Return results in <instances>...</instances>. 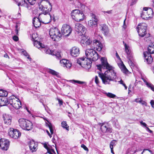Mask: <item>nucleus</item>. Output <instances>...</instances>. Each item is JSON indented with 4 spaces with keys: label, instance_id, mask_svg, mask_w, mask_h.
Wrapping results in <instances>:
<instances>
[{
    "label": "nucleus",
    "instance_id": "1",
    "mask_svg": "<svg viewBox=\"0 0 154 154\" xmlns=\"http://www.w3.org/2000/svg\"><path fill=\"white\" fill-rule=\"evenodd\" d=\"M100 60L101 63L97 65V69L101 72L102 71V69H106L107 70L104 73L99 72L98 73L99 76L103 84H109L111 81H114L116 79V73L113 67L108 63L106 58L102 57Z\"/></svg>",
    "mask_w": 154,
    "mask_h": 154
},
{
    "label": "nucleus",
    "instance_id": "2",
    "mask_svg": "<svg viewBox=\"0 0 154 154\" xmlns=\"http://www.w3.org/2000/svg\"><path fill=\"white\" fill-rule=\"evenodd\" d=\"M93 48L88 49L85 50V54L87 60L89 62V60L91 62L93 61H96L99 58V55Z\"/></svg>",
    "mask_w": 154,
    "mask_h": 154
},
{
    "label": "nucleus",
    "instance_id": "3",
    "mask_svg": "<svg viewBox=\"0 0 154 154\" xmlns=\"http://www.w3.org/2000/svg\"><path fill=\"white\" fill-rule=\"evenodd\" d=\"M38 8L45 15L48 14L52 9L51 4L48 2L42 1L38 4Z\"/></svg>",
    "mask_w": 154,
    "mask_h": 154
},
{
    "label": "nucleus",
    "instance_id": "4",
    "mask_svg": "<svg viewBox=\"0 0 154 154\" xmlns=\"http://www.w3.org/2000/svg\"><path fill=\"white\" fill-rule=\"evenodd\" d=\"M51 38L55 41H58L61 39L62 34L56 27L51 28L49 31Z\"/></svg>",
    "mask_w": 154,
    "mask_h": 154
},
{
    "label": "nucleus",
    "instance_id": "5",
    "mask_svg": "<svg viewBox=\"0 0 154 154\" xmlns=\"http://www.w3.org/2000/svg\"><path fill=\"white\" fill-rule=\"evenodd\" d=\"M18 122L19 125L23 130L29 131L33 128L32 123L28 120L21 118L19 120Z\"/></svg>",
    "mask_w": 154,
    "mask_h": 154
},
{
    "label": "nucleus",
    "instance_id": "6",
    "mask_svg": "<svg viewBox=\"0 0 154 154\" xmlns=\"http://www.w3.org/2000/svg\"><path fill=\"white\" fill-rule=\"evenodd\" d=\"M153 14V11L151 8L144 7L143 9L141 17L144 20H149L152 17Z\"/></svg>",
    "mask_w": 154,
    "mask_h": 154
},
{
    "label": "nucleus",
    "instance_id": "7",
    "mask_svg": "<svg viewBox=\"0 0 154 154\" xmlns=\"http://www.w3.org/2000/svg\"><path fill=\"white\" fill-rule=\"evenodd\" d=\"M85 59L84 57L79 58L77 60V63L83 68L88 70L91 67L92 62L90 60L88 62L87 60L85 61Z\"/></svg>",
    "mask_w": 154,
    "mask_h": 154
},
{
    "label": "nucleus",
    "instance_id": "8",
    "mask_svg": "<svg viewBox=\"0 0 154 154\" xmlns=\"http://www.w3.org/2000/svg\"><path fill=\"white\" fill-rule=\"evenodd\" d=\"M9 103L16 109H18L21 107V103L19 99L14 98L13 97L9 98Z\"/></svg>",
    "mask_w": 154,
    "mask_h": 154
},
{
    "label": "nucleus",
    "instance_id": "9",
    "mask_svg": "<svg viewBox=\"0 0 154 154\" xmlns=\"http://www.w3.org/2000/svg\"><path fill=\"white\" fill-rule=\"evenodd\" d=\"M147 25L145 23H140L138 25L137 29L139 35L143 37L146 34Z\"/></svg>",
    "mask_w": 154,
    "mask_h": 154
},
{
    "label": "nucleus",
    "instance_id": "10",
    "mask_svg": "<svg viewBox=\"0 0 154 154\" xmlns=\"http://www.w3.org/2000/svg\"><path fill=\"white\" fill-rule=\"evenodd\" d=\"M8 134L10 137L15 139L18 138L21 135V134L19 131L12 128L9 129Z\"/></svg>",
    "mask_w": 154,
    "mask_h": 154
},
{
    "label": "nucleus",
    "instance_id": "11",
    "mask_svg": "<svg viewBox=\"0 0 154 154\" xmlns=\"http://www.w3.org/2000/svg\"><path fill=\"white\" fill-rule=\"evenodd\" d=\"M124 45L125 47V51L127 54V58L129 60V62L131 63V65H132L133 60V53L129 46L127 45L126 43H124Z\"/></svg>",
    "mask_w": 154,
    "mask_h": 154
},
{
    "label": "nucleus",
    "instance_id": "12",
    "mask_svg": "<svg viewBox=\"0 0 154 154\" xmlns=\"http://www.w3.org/2000/svg\"><path fill=\"white\" fill-rule=\"evenodd\" d=\"M75 30L78 32L80 35H84L85 33L86 29L85 27L81 24L77 23L75 26Z\"/></svg>",
    "mask_w": 154,
    "mask_h": 154
},
{
    "label": "nucleus",
    "instance_id": "13",
    "mask_svg": "<svg viewBox=\"0 0 154 154\" xmlns=\"http://www.w3.org/2000/svg\"><path fill=\"white\" fill-rule=\"evenodd\" d=\"M72 29L70 26L66 24L63 25L61 29V32L63 35L68 36L71 33Z\"/></svg>",
    "mask_w": 154,
    "mask_h": 154
},
{
    "label": "nucleus",
    "instance_id": "14",
    "mask_svg": "<svg viewBox=\"0 0 154 154\" xmlns=\"http://www.w3.org/2000/svg\"><path fill=\"white\" fill-rule=\"evenodd\" d=\"M10 143L8 140L1 139L0 140V147L4 150H7L9 148Z\"/></svg>",
    "mask_w": 154,
    "mask_h": 154
},
{
    "label": "nucleus",
    "instance_id": "15",
    "mask_svg": "<svg viewBox=\"0 0 154 154\" xmlns=\"http://www.w3.org/2000/svg\"><path fill=\"white\" fill-rule=\"evenodd\" d=\"M93 43V41H92L90 39L86 38L85 37H83L81 41V44L83 47L90 45L91 47L92 48L93 46L92 44Z\"/></svg>",
    "mask_w": 154,
    "mask_h": 154
},
{
    "label": "nucleus",
    "instance_id": "16",
    "mask_svg": "<svg viewBox=\"0 0 154 154\" xmlns=\"http://www.w3.org/2000/svg\"><path fill=\"white\" fill-rule=\"evenodd\" d=\"M17 5L24 7L27 8L29 10L32 9V7L29 5L25 1V0H14Z\"/></svg>",
    "mask_w": 154,
    "mask_h": 154
},
{
    "label": "nucleus",
    "instance_id": "17",
    "mask_svg": "<svg viewBox=\"0 0 154 154\" xmlns=\"http://www.w3.org/2000/svg\"><path fill=\"white\" fill-rule=\"evenodd\" d=\"M92 45L93 46H92V48L95 49L98 51H100L103 47L102 44L97 40H94L93 43Z\"/></svg>",
    "mask_w": 154,
    "mask_h": 154
},
{
    "label": "nucleus",
    "instance_id": "18",
    "mask_svg": "<svg viewBox=\"0 0 154 154\" xmlns=\"http://www.w3.org/2000/svg\"><path fill=\"white\" fill-rule=\"evenodd\" d=\"M29 146L30 151L32 152H35L37 149L38 144L33 140H30L29 142Z\"/></svg>",
    "mask_w": 154,
    "mask_h": 154
},
{
    "label": "nucleus",
    "instance_id": "19",
    "mask_svg": "<svg viewBox=\"0 0 154 154\" xmlns=\"http://www.w3.org/2000/svg\"><path fill=\"white\" fill-rule=\"evenodd\" d=\"M79 48L76 47H72L70 50V53L72 56L73 57H77L80 54Z\"/></svg>",
    "mask_w": 154,
    "mask_h": 154
},
{
    "label": "nucleus",
    "instance_id": "20",
    "mask_svg": "<svg viewBox=\"0 0 154 154\" xmlns=\"http://www.w3.org/2000/svg\"><path fill=\"white\" fill-rule=\"evenodd\" d=\"M143 55L146 60L145 61L148 64L151 63L153 61V58L150 54L148 53L147 52H144Z\"/></svg>",
    "mask_w": 154,
    "mask_h": 154
},
{
    "label": "nucleus",
    "instance_id": "21",
    "mask_svg": "<svg viewBox=\"0 0 154 154\" xmlns=\"http://www.w3.org/2000/svg\"><path fill=\"white\" fill-rule=\"evenodd\" d=\"M3 118L5 124L10 125L11 122L12 117L8 115L5 114L3 115Z\"/></svg>",
    "mask_w": 154,
    "mask_h": 154
},
{
    "label": "nucleus",
    "instance_id": "22",
    "mask_svg": "<svg viewBox=\"0 0 154 154\" xmlns=\"http://www.w3.org/2000/svg\"><path fill=\"white\" fill-rule=\"evenodd\" d=\"M60 62L61 65L63 67L65 66L67 68H69L71 66L72 64L70 62L66 59H61Z\"/></svg>",
    "mask_w": 154,
    "mask_h": 154
},
{
    "label": "nucleus",
    "instance_id": "23",
    "mask_svg": "<svg viewBox=\"0 0 154 154\" xmlns=\"http://www.w3.org/2000/svg\"><path fill=\"white\" fill-rule=\"evenodd\" d=\"M9 104V101L6 97H0V106H6Z\"/></svg>",
    "mask_w": 154,
    "mask_h": 154
},
{
    "label": "nucleus",
    "instance_id": "24",
    "mask_svg": "<svg viewBox=\"0 0 154 154\" xmlns=\"http://www.w3.org/2000/svg\"><path fill=\"white\" fill-rule=\"evenodd\" d=\"M100 129L102 132L104 133L107 132L111 133L112 131V130L111 128L106 127L103 124H102L101 125Z\"/></svg>",
    "mask_w": 154,
    "mask_h": 154
},
{
    "label": "nucleus",
    "instance_id": "25",
    "mask_svg": "<svg viewBox=\"0 0 154 154\" xmlns=\"http://www.w3.org/2000/svg\"><path fill=\"white\" fill-rule=\"evenodd\" d=\"M85 17V16L83 12L81 11L79 14L76 16L75 17V18H74L73 19L76 21H81L84 19Z\"/></svg>",
    "mask_w": 154,
    "mask_h": 154
},
{
    "label": "nucleus",
    "instance_id": "26",
    "mask_svg": "<svg viewBox=\"0 0 154 154\" xmlns=\"http://www.w3.org/2000/svg\"><path fill=\"white\" fill-rule=\"evenodd\" d=\"M33 24L35 27L37 28L39 27L41 25V23L39 20V19L37 18L36 19L35 17H34L33 19Z\"/></svg>",
    "mask_w": 154,
    "mask_h": 154
},
{
    "label": "nucleus",
    "instance_id": "27",
    "mask_svg": "<svg viewBox=\"0 0 154 154\" xmlns=\"http://www.w3.org/2000/svg\"><path fill=\"white\" fill-rule=\"evenodd\" d=\"M142 79L143 80L145 85L147 87L150 88L153 91H154V86L151 83L148 82L146 79L142 77Z\"/></svg>",
    "mask_w": 154,
    "mask_h": 154
},
{
    "label": "nucleus",
    "instance_id": "28",
    "mask_svg": "<svg viewBox=\"0 0 154 154\" xmlns=\"http://www.w3.org/2000/svg\"><path fill=\"white\" fill-rule=\"evenodd\" d=\"M98 21V19L91 20L88 21V23L90 26L96 27L97 26Z\"/></svg>",
    "mask_w": 154,
    "mask_h": 154
},
{
    "label": "nucleus",
    "instance_id": "29",
    "mask_svg": "<svg viewBox=\"0 0 154 154\" xmlns=\"http://www.w3.org/2000/svg\"><path fill=\"white\" fill-rule=\"evenodd\" d=\"M34 42V45L38 49L41 48L40 50H42V48L44 46V45L41 43L40 42L37 40L35 41Z\"/></svg>",
    "mask_w": 154,
    "mask_h": 154
},
{
    "label": "nucleus",
    "instance_id": "30",
    "mask_svg": "<svg viewBox=\"0 0 154 154\" xmlns=\"http://www.w3.org/2000/svg\"><path fill=\"white\" fill-rule=\"evenodd\" d=\"M41 50L43 52L45 53L46 54L52 55H54V51H52L50 49L45 48L44 46Z\"/></svg>",
    "mask_w": 154,
    "mask_h": 154
},
{
    "label": "nucleus",
    "instance_id": "31",
    "mask_svg": "<svg viewBox=\"0 0 154 154\" xmlns=\"http://www.w3.org/2000/svg\"><path fill=\"white\" fill-rule=\"evenodd\" d=\"M146 52L150 54L154 53V43L149 45L147 48V51Z\"/></svg>",
    "mask_w": 154,
    "mask_h": 154
},
{
    "label": "nucleus",
    "instance_id": "32",
    "mask_svg": "<svg viewBox=\"0 0 154 154\" xmlns=\"http://www.w3.org/2000/svg\"><path fill=\"white\" fill-rule=\"evenodd\" d=\"M100 29L103 33L105 35L107 33L108 31V27L106 24H103L101 25Z\"/></svg>",
    "mask_w": 154,
    "mask_h": 154
},
{
    "label": "nucleus",
    "instance_id": "33",
    "mask_svg": "<svg viewBox=\"0 0 154 154\" xmlns=\"http://www.w3.org/2000/svg\"><path fill=\"white\" fill-rule=\"evenodd\" d=\"M81 11L79 9H75L72 11L71 14L72 17L73 19L75 18V17L77 15H78L80 13Z\"/></svg>",
    "mask_w": 154,
    "mask_h": 154
},
{
    "label": "nucleus",
    "instance_id": "34",
    "mask_svg": "<svg viewBox=\"0 0 154 154\" xmlns=\"http://www.w3.org/2000/svg\"><path fill=\"white\" fill-rule=\"evenodd\" d=\"M62 127L64 129H66V130L69 131V126L67 124L66 121H63L61 123Z\"/></svg>",
    "mask_w": 154,
    "mask_h": 154
},
{
    "label": "nucleus",
    "instance_id": "35",
    "mask_svg": "<svg viewBox=\"0 0 154 154\" xmlns=\"http://www.w3.org/2000/svg\"><path fill=\"white\" fill-rule=\"evenodd\" d=\"M8 95L7 91L2 89H0V97H6Z\"/></svg>",
    "mask_w": 154,
    "mask_h": 154
},
{
    "label": "nucleus",
    "instance_id": "36",
    "mask_svg": "<svg viewBox=\"0 0 154 154\" xmlns=\"http://www.w3.org/2000/svg\"><path fill=\"white\" fill-rule=\"evenodd\" d=\"M120 67L123 73H125V74H127L128 73V70L126 68V67L123 63L121 65V66H120Z\"/></svg>",
    "mask_w": 154,
    "mask_h": 154
},
{
    "label": "nucleus",
    "instance_id": "37",
    "mask_svg": "<svg viewBox=\"0 0 154 154\" xmlns=\"http://www.w3.org/2000/svg\"><path fill=\"white\" fill-rule=\"evenodd\" d=\"M69 82H71L73 83H77L80 84H82L85 83V82L80 81L78 80H70Z\"/></svg>",
    "mask_w": 154,
    "mask_h": 154
},
{
    "label": "nucleus",
    "instance_id": "38",
    "mask_svg": "<svg viewBox=\"0 0 154 154\" xmlns=\"http://www.w3.org/2000/svg\"><path fill=\"white\" fill-rule=\"evenodd\" d=\"M54 55L56 56V58L58 60L62 59V56L60 52L59 51L56 52Z\"/></svg>",
    "mask_w": 154,
    "mask_h": 154
},
{
    "label": "nucleus",
    "instance_id": "39",
    "mask_svg": "<svg viewBox=\"0 0 154 154\" xmlns=\"http://www.w3.org/2000/svg\"><path fill=\"white\" fill-rule=\"evenodd\" d=\"M48 72L53 75H57V72L52 69H49L48 70Z\"/></svg>",
    "mask_w": 154,
    "mask_h": 154
},
{
    "label": "nucleus",
    "instance_id": "40",
    "mask_svg": "<svg viewBox=\"0 0 154 154\" xmlns=\"http://www.w3.org/2000/svg\"><path fill=\"white\" fill-rule=\"evenodd\" d=\"M48 14L50 17V19L48 22L44 23L45 24H47L48 23H49L52 20L54 22L55 21V18L54 15H51L49 14Z\"/></svg>",
    "mask_w": 154,
    "mask_h": 154
},
{
    "label": "nucleus",
    "instance_id": "41",
    "mask_svg": "<svg viewBox=\"0 0 154 154\" xmlns=\"http://www.w3.org/2000/svg\"><path fill=\"white\" fill-rule=\"evenodd\" d=\"M116 140H112L110 143V148H112V147L113 148V147L115 146L116 145Z\"/></svg>",
    "mask_w": 154,
    "mask_h": 154
},
{
    "label": "nucleus",
    "instance_id": "42",
    "mask_svg": "<svg viewBox=\"0 0 154 154\" xmlns=\"http://www.w3.org/2000/svg\"><path fill=\"white\" fill-rule=\"evenodd\" d=\"M48 126L49 128L51 134L54 133V130L53 129V126L50 123L48 124Z\"/></svg>",
    "mask_w": 154,
    "mask_h": 154
},
{
    "label": "nucleus",
    "instance_id": "43",
    "mask_svg": "<svg viewBox=\"0 0 154 154\" xmlns=\"http://www.w3.org/2000/svg\"><path fill=\"white\" fill-rule=\"evenodd\" d=\"M106 96L110 98H114L116 97V95L111 93H106Z\"/></svg>",
    "mask_w": 154,
    "mask_h": 154
},
{
    "label": "nucleus",
    "instance_id": "44",
    "mask_svg": "<svg viewBox=\"0 0 154 154\" xmlns=\"http://www.w3.org/2000/svg\"><path fill=\"white\" fill-rule=\"evenodd\" d=\"M27 1L29 2V4H28L30 5L31 6V5H33L35 4L37 0H27Z\"/></svg>",
    "mask_w": 154,
    "mask_h": 154
},
{
    "label": "nucleus",
    "instance_id": "45",
    "mask_svg": "<svg viewBox=\"0 0 154 154\" xmlns=\"http://www.w3.org/2000/svg\"><path fill=\"white\" fill-rule=\"evenodd\" d=\"M37 35V34L35 33H34L32 34V38L34 41L38 40V38L37 37H36V36Z\"/></svg>",
    "mask_w": 154,
    "mask_h": 154
},
{
    "label": "nucleus",
    "instance_id": "46",
    "mask_svg": "<svg viewBox=\"0 0 154 154\" xmlns=\"http://www.w3.org/2000/svg\"><path fill=\"white\" fill-rule=\"evenodd\" d=\"M15 33L16 34V35H18V31H19V30H20V27H19V26L17 24L16 26L15 27Z\"/></svg>",
    "mask_w": 154,
    "mask_h": 154
},
{
    "label": "nucleus",
    "instance_id": "47",
    "mask_svg": "<svg viewBox=\"0 0 154 154\" xmlns=\"http://www.w3.org/2000/svg\"><path fill=\"white\" fill-rule=\"evenodd\" d=\"M23 54L24 56L27 57V58L29 59L30 61L31 60V58L29 57V55L26 51H23Z\"/></svg>",
    "mask_w": 154,
    "mask_h": 154
},
{
    "label": "nucleus",
    "instance_id": "48",
    "mask_svg": "<svg viewBox=\"0 0 154 154\" xmlns=\"http://www.w3.org/2000/svg\"><path fill=\"white\" fill-rule=\"evenodd\" d=\"M118 82L121 84L125 88V89H127V87L126 86L124 82L122 80Z\"/></svg>",
    "mask_w": 154,
    "mask_h": 154
},
{
    "label": "nucleus",
    "instance_id": "49",
    "mask_svg": "<svg viewBox=\"0 0 154 154\" xmlns=\"http://www.w3.org/2000/svg\"><path fill=\"white\" fill-rule=\"evenodd\" d=\"M57 100L58 101V103L59 104L60 106H61V105H63V101L62 100L60 99L59 98H57Z\"/></svg>",
    "mask_w": 154,
    "mask_h": 154
},
{
    "label": "nucleus",
    "instance_id": "50",
    "mask_svg": "<svg viewBox=\"0 0 154 154\" xmlns=\"http://www.w3.org/2000/svg\"><path fill=\"white\" fill-rule=\"evenodd\" d=\"M81 147L83 148V149L87 151H88V148L84 144H82L81 145Z\"/></svg>",
    "mask_w": 154,
    "mask_h": 154
},
{
    "label": "nucleus",
    "instance_id": "51",
    "mask_svg": "<svg viewBox=\"0 0 154 154\" xmlns=\"http://www.w3.org/2000/svg\"><path fill=\"white\" fill-rule=\"evenodd\" d=\"M90 16L92 18V20L97 19L96 17V15L93 13H91Z\"/></svg>",
    "mask_w": 154,
    "mask_h": 154
},
{
    "label": "nucleus",
    "instance_id": "52",
    "mask_svg": "<svg viewBox=\"0 0 154 154\" xmlns=\"http://www.w3.org/2000/svg\"><path fill=\"white\" fill-rule=\"evenodd\" d=\"M95 82L97 84H98L99 83V81L97 76H96L95 77Z\"/></svg>",
    "mask_w": 154,
    "mask_h": 154
},
{
    "label": "nucleus",
    "instance_id": "53",
    "mask_svg": "<svg viewBox=\"0 0 154 154\" xmlns=\"http://www.w3.org/2000/svg\"><path fill=\"white\" fill-rule=\"evenodd\" d=\"M134 101L137 103H140L141 102L142 100L140 98H136L135 99Z\"/></svg>",
    "mask_w": 154,
    "mask_h": 154
},
{
    "label": "nucleus",
    "instance_id": "54",
    "mask_svg": "<svg viewBox=\"0 0 154 154\" xmlns=\"http://www.w3.org/2000/svg\"><path fill=\"white\" fill-rule=\"evenodd\" d=\"M140 123L141 125H143L144 127H145L146 128V127H147L146 126H147V125L145 122H143V121H140Z\"/></svg>",
    "mask_w": 154,
    "mask_h": 154
},
{
    "label": "nucleus",
    "instance_id": "55",
    "mask_svg": "<svg viewBox=\"0 0 154 154\" xmlns=\"http://www.w3.org/2000/svg\"><path fill=\"white\" fill-rule=\"evenodd\" d=\"M150 35V34H148L147 35H146L145 37L144 38V40L147 41V40H149V37Z\"/></svg>",
    "mask_w": 154,
    "mask_h": 154
},
{
    "label": "nucleus",
    "instance_id": "56",
    "mask_svg": "<svg viewBox=\"0 0 154 154\" xmlns=\"http://www.w3.org/2000/svg\"><path fill=\"white\" fill-rule=\"evenodd\" d=\"M13 39L15 41H17L18 40V38L17 36H15V35L13 37Z\"/></svg>",
    "mask_w": 154,
    "mask_h": 154
},
{
    "label": "nucleus",
    "instance_id": "57",
    "mask_svg": "<svg viewBox=\"0 0 154 154\" xmlns=\"http://www.w3.org/2000/svg\"><path fill=\"white\" fill-rule=\"evenodd\" d=\"M104 14H106V13H107L108 14H111L112 13V11H103Z\"/></svg>",
    "mask_w": 154,
    "mask_h": 154
},
{
    "label": "nucleus",
    "instance_id": "58",
    "mask_svg": "<svg viewBox=\"0 0 154 154\" xmlns=\"http://www.w3.org/2000/svg\"><path fill=\"white\" fill-rule=\"evenodd\" d=\"M150 103L152 107L154 109V101L153 100H151L150 101Z\"/></svg>",
    "mask_w": 154,
    "mask_h": 154
},
{
    "label": "nucleus",
    "instance_id": "59",
    "mask_svg": "<svg viewBox=\"0 0 154 154\" xmlns=\"http://www.w3.org/2000/svg\"><path fill=\"white\" fill-rule=\"evenodd\" d=\"M43 145H44V147L47 150V151L48 150H49V148H48V146H47V145L46 143H44V144H43Z\"/></svg>",
    "mask_w": 154,
    "mask_h": 154
},
{
    "label": "nucleus",
    "instance_id": "60",
    "mask_svg": "<svg viewBox=\"0 0 154 154\" xmlns=\"http://www.w3.org/2000/svg\"><path fill=\"white\" fill-rule=\"evenodd\" d=\"M146 130L150 133H152L153 132L152 131L150 130L149 128L146 127Z\"/></svg>",
    "mask_w": 154,
    "mask_h": 154
},
{
    "label": "nucleus",
    "instance_id": "61",
    "mask_svg": "<svg viewBox=\"0 0 154 154\" xmlns=\"http://www.w3.org/2000/svg\"><path fill=\"white\" fill-rule=\"evenodd\" d=\"M142 105H146V103L144 101H143L142 100L141 102L140 103Z\"/></svg>",
    "mask_w": 154,
    "mask_h": 154
},
{
    "label": "nucleus",
    "instance_id": "62",
    "mask_svg": "<svg viewBox=\"0 0 154 154\" xmlns=\"http://www.w3.org/2000/svg\"><path fill=\"white\" fill-rule=\"evenodd\" d=\"M137 1V0H132L131 5H133Z\"/></svg>",
    "mask_w": 154,
    "mask_h": 154
},
{
    "label": "nucleus",
    "instance_id": "63",
    "mask_svg": "<svg viewBox=\"0 0 154 154\" xmlns=\"http://www.w3.org/2000/svg\"><path fill=\"white\" fill-rule=\"evenodd\" d=\"M47 132L48 134V135L49 136V137H52V136L51 135V134L48 131V130H47Z\"/></svg>",
    "mask_w": 154,
    "mask_h": 154
},
{
    "label": "nucleus",
    "instance_id": "64",
    "mask_svg": "<svg viewBox=\"0 0 154 154\" xmlns=\"http://www.w3.org/2000/svg\"><path fill=\"white\" fill-rule=\"evenodd\" d=\"M47 153H48L50 154H54L49 149L47 151Z\"/></svg>",
    "mask_w": 154,
    "mask_h": 154
}]
</instances>
